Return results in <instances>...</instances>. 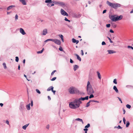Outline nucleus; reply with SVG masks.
I'll return each instance as SVG.
<instances>
[{"mask_svg": "<svg viewBox=\"0 0 133 133\" xmlns=\"http://www.w3.org/2000/svg\"><path fill=\"white\" fill-rule=\"evenodd\" d=\"M94 97V95L92 94H90V95L89 97V98H93Z\"/></svg>", "mask_w": 133, "mask_h": 133, "instance_id": "obj_36", "label": "nucleus"}, {"mask_svg": "<svg viewBox=\"0 0 133 133\" xmlns=\"http://www.w3.org/2000/svg\"><path fill=\"white\" fill-rule=\"evenodd\" d=\"M83 130L85 131V133L87 132V131L88 130V129L87 128L84 129Z\"/></svg>", "mask_w": 133, "mask_h": 133, "instance_id": "obj_38", "label": "nucleus"}, {"mask_svg": "<svg viewBox=\"0 0 133 133\" xmlns=\"http://www.w3.org/2000/svg\"><path fill=\"white\" fill-rule=\"evenodd\" d=\"M122 18V16L120 15V16H117L115 17V16L112 15L110 17V19L113 21H117L121 20Z\"/></svg>", "mask_w": 133, "mask_h": 133, "instance_id": "obj_4", "label": "nucleus"}, {"mask_svg": "<svg viewBox=\"0 0 133 133\" xmlns=\"http://www.w3.org/2000/svg\"><path fill=\"white\" fill-rule=\"evenodd\" d=\"M76 120H77L78 121H79L82 122V123L83 124L84 123V122L82 120V119L79 118H77L76 119Z\"/></svg>", "mask_w": 133, "mask_h": 133, "instance_id": "obj_22", "label": "nucleus"}, {"mask_svg": "<svg viewBox=\"0 0 133 133\" xmlns=\"http://www.w3.org/2000/svg\"><path fill=\"white\" fill-rule=\"evenodd\" d=\"M52 87V86H51L50 87H49L47 89V91H50L51 90V88Z\"/></svg>", "mask_w": 133, "mask_h": 133, "instance_id": "obj_42", "label": "nucleus"}, {"mask_svg": "<svg viewBox=\"0 0 133 133\" xmlns=\"http://www.w3.org/2000/svg\"><path fill=\"white\" fill-rule=\"evenodd\" d=\"M117 98H118V99L119 100V101H120L121 103H122V100H121V99L120 98H119V97H117Z\"/></svg>", "mask_w": 133, "mask_h": 133, "instance_id": "obj_51", "label": "nucleus"}, {"mask_svg": "<svg viewBox=\"0 0 133 133\" xmlns=\"http://www.w3.org/2000/svg\"><path fill=\"white\" fill-rule=\"evenodd\" d=\"M113 82L114 83L116 84H117V80L116 79H114V81H113Z\"/></svg>", "mask_w": 133, "mask_h": 133, "instance_id": "obj_34", "label": "nucleus"}, {"mask_svg": "<svg viewBox=\"0 0 133 133\" xmlns=\"http://www.w3.org/2000/svg\"><path fill=\"white\" fill-rule=\"evenodd\" d=\"M20 108H21V109H23L24 108V107L23 105L22 104H21V106H20Z\"/></svg>", "mask_w": 133, "mask_h": 133, "instance_id": "obj_33", "label": "nucleus"}, {"mask_svg": "<svg viewBox=\"0 0 133 133\" xmlns=\"http://www.w3.org/2000/svg\"><path fill=\"white\" fill-rule=\"evenodd\" d=\"M59 49L60 51H63V49L61 47H60L59 48Z\"/></svg>", "mask_w": 133, "mask_h": 133, "instance_id": "obj_49", "label": "nucleus"}, {"mask_svg": "<svg viewBox=\"0 0 133 133\" xmlns=\"http://www.w3.org/2000/svg\"><path fill=\"white\" fill-rule=\"evenodd\" d=\"M36 92L38 93L39 94H41V92L38 89H36Z\"/></svg>", "mask_w": 133, "mask_h": 133, "instance_id": "obj_35", "label": "nucleus"}, {"mask_svg": "<svg viewBox=\"0 0 133 133\" xmlns=\"http://www.w3.org/2000/svg\"><path fill=\"white\" fill-rule=\"evenodd\" d=\"M78 91L77 90L73 87H71L69 89V91L70 94H73L77 93Z\"/></svg>", "mask_w": 133, "mask_h": 133, "instance_id": "obj_5", "label": "nucleus"}, {"mask_svg": "<svg viewBox=\"0 0 133 133\" xmlns=\"http://www.w3.org/2000/svg\"><path fill=\"white\" fill-rule=\"evenodd\" d=\"M70 63H72L73 62V61L72 60V59H70Z\"/></svg>", "mask_w": 133, "mask_h": 133, "instance_id": "obj_59", "label": "nucleus"}, {"mask_svg": "<svg viewBox=\"0 0 133 133\" xmlns=\"http://www.w3.org/2000/svg\"><path fill=\"white\" fill-rule=\"evenodd\" d=\"M53 89L54 87L52 86V87L51 88V90L52 91L53 90Z\"/></svg>", "mask_w": 133, "mask_h": 133, "instance_id": "obj_62", "label": "nucleus"}, {"mask_svg": "<svg viewBox=\"0 0 133 133\" xmlns=\"http://www.w3.org/2000/svg\"><path fill=\"white\" fill-rule=\"evenodd\" d=\"M110 32H111V33H113L114 32V31H113L112 30V29H110Z\"/></svg>", "mask_w": 133, "mask_h": 133, "instance_id": "obj_55", "label": "nucleus"}, {"mask_svg": "<svg viewBox=\"0 0 133 133\" xmlns=\"http://www.w3.org/2000/svg\"><path fill=\"white\" fill-rule=\"evenodd\" d=\"M81 54L82 55V56L83 55L84 53H83V50H82L81 51Z\"/></svg>", "mask_w": 133, "mask_h": 133, "instance_id": "obj_54", "label": "nucleus"}, {"mask_svg": "<svg viewBox=\"0 0 133 133\" xmlns=\"http://www.w3.org/2000/svg\"><path fill=\"white\" fill-rule=\"evenodd\" d=\"M6 124H9V122L8 120H6Z\"/></svg>", "mask_w": 133, "mask_h": 133, "instance_id": "obj_63", "label": "nucleus"}, {"mask_svg": "<svg viewBox=\"0 0 133 133\" xmlns=\"http://www.w3.org/2000/svg\"><path fill=\"white\" fill-rule=\"evenodd\" d=\"M19 1L23 5H26V3L25 0H19Z\"/></svg>", "mask_w": 133, "mask_h": 133, "instance_id": "obj_11", "label": "nucleus"}, {"mask_svg": "<svg viewBox=\"0 0 133 133\" xmlns=\"http://www.w3.org/2000/svg\"><path fill=\"white\" fill-rule=\"evenodd\" d=\"M48 99L49 100H51V98H50V96H48Z\"/></svg>", "mask_w": 133, "mask_h": 133, "instance_id": "obj_61", "label": "nucleus"}, {"mask_svg": "<svg viewBox=\"0 0 133 133\" xmlns=\"http://www.w3.org/2000/svg\"><path fill=\"white\" fill-rule=\"evenodd\" d=\"M110 24H108L106 25V27L107 28H109L110 27Z\"/></svg>", "mask_w": 133, "mask_h": 133, "instance_id": "obj_47", "label": "nucleus"}, {"mask_svg": "<svg viewBox=\"0 0 133 133\" xmlns=\"http://www.w3.org/2000/svg\"><path fill=\"white\" fill-rule=\"evenodd\" d=\"M31 106H33V102H32V101H31Z\"/></svg>", "mask_w": 133, "mask_h": 133, "instance_id": "obj_60", "label": "nucleus"}, {"mask_svg": "<svg viewBox=\"0 0 133 133\" xmlns=\"http://www.w3.org/2000/svg\"><path fill=\"white\" fill-rule=\"evenodd\" d=\"M88 98L89 97L88 96H86L85 97H81L79 99H78V101H80V102L81 103L82 102L81 101V100L84 101L85 100H88Z\"/></svg>", "mask_w": 133, "mask_h": 133, "instance_id": "obj_7", "label": "nucleus"}, {"mask_svg": "<svg viewBox=\"0 0 133 133\" xmlns=\"http://www.w3.org/2000/svg\"><path fill=\"white\" fill-rule=\"evenodd\" d=\"M3 104L2 103H0V106H1V107H2L3 106Z\"/></svg>", "mask_w": 133, "mask_h": 133, "instance_id": "obj_64", "label": "nucleus"}, {"mask_svg": "<svg viewBox=\"0 0 133 133\" xmlns=\"http://www.w3.org/2000/svg\"><path fill=\"white\" fill-rule=\"evenodd\" d=\"M90 101H91V102H96V103H99V102L98 101H95L94 100H91Z\"/></svg>", "mask_w": 133, "mask_h": 133, "instance_id": "obj_39", "label": "nucleus"}, {"mask_svg": "<svg viewBox=\"0 0 133 133\" xmlns=\"http://www.w3.org/2000/svg\"><path fill=\"white\" fill-rule=\"evenodd\" d=\"M107 38H108V39H109V40L110 42V43H113V42L111 40V39L109 37H107Z\"/></svg>", "mask_w": 133, "mask_h": 133, "instance_id": "obj_41", "label": "nucleus"}, {"mask_svg": "<svg viewBox=\"0 0 133 133\" xmlns=\"http://www.w3.org/2000/svg\"><path fill=\"white\" fill-rule=\"evenodd\" d=\"M47 5L49 7H51L52 6L54 5V4H51L50 3H48L47 4Z\"/></svg>", "mask_w": 133, "mask_h": 133, "instance_id": "obj_23", "label": "nucleus"}, {"mask_svg": "<svg viewBox=\"0 0 133 133\" xmlns=\"http://www.w3.org/2000/svg\"><path fill=\"white\" fill-rule=\"evenodd\" d=\"M74 69L75 71L78 68V66L77 65H74Z\"/></svg>", "mask_w": 133, "mask_h": 133, "instance_id": "obj_18", "label": "nucleus"}, {"mask_svg": "<svg viewBox=\"0 0 133 133\" xmlns=\"http://www.w3.org/2000/svg\"><path fill=\"white\" fill-rule=\"evenodd\" d=\"M15 58H16L15 61L16 62H18L19 61L18 57H16Z\"/></svg>", "mask_w": 133, "mask_h": 133, "instance_id": "obj_37", "label": "nucleus"}, {"mask_svg": "<svg viewBox=\"0 0 133 133\" xmlns=\"http://www.w3.org/2000/svg\"><path fill=\"white\" fill-rule=\"evenodd\" d=\"M123 122L124 123V124H125V121H126V120H125V118L124 117L123 118Z\"/></svg>", "mask_w": 133, "mask_h": 133, "instance_id": "obj_46", "label": "nucleus"}, {"mask_svg": "<svg viewBox=\"0 0 133 133\" xmlns=\"http://www.w3.org/2000/svg\"><path fill=\"white\" fill-rule=\"evenodd\" d=\"M20 32L23 35H24L26 34V33L25 32L24 30L22 28H21L20 29Z\"/></svg>", "mask_w": 133, "mask_h": 133, "instance_id": "obj_10", "label": "nucleus"}, {"mask_svg": "<svg viewBox=\"0 0 133 133\" xmlns=\"http://www.w3.org/2000/svg\"><path fill=\"white\" fill-rule=\"evenodd\" d=\"M113 89L116 93H118V91L116 86H114L113 87Z\"/></svg>", "mask_w": 133, "mask_h": 133, "instance_id": "obj_13", "label": "nucleus"}, {"mask_svg": "<svg viewBox=\"0 0 133 133\" xmlns=\"http://www.w3.org/2000/svg\"><path fill=\"white\" fill-rule=\"evenodd\" d=\"M18 19V16L17 15H16L15 16V19Z\"/></svg>", "mask_w": 133, "mask_h": 133, "instance_id": "obj_53", "label": "nucleus"}, {"mask_svg": "<svg viewBox=\"0 0 133 133\" xmlns=\"http://www.w3.org/2000/svg\"><path fill=\"white\" fill-rule=\"evenodd\" d=\"M107 3L108 5L115 9H116L117 8L120 7L121 6V5L120 4L112 3L108 1H107Z\"/></svg>", "mask_w": 133, "mask_h": 133, "instance_id": "obj_3", "label": "nucleus"}, {"mask_svg": "<svg viewBox=\"0 0 133 133\" xmlns=\"http://www.w3.org/2000/svg\"><path fill=\"white\" fill-rule=\"evenodd\" d=\"M56 70H54V71H53L51 73V75H53L54 74V73L56 72Z\"/></svg>", "mask_w": 133, "mask_h": 133, "instance_id": "obj_43", "label": "nucleus"}, {"mask_svg": "<svg viewBox=\"0 0 133 133\" xmlns=\"http://www.w3.org/2000/svg\"><path fill=\"white\" fill-rule=\"evenodd\" d=\"M123 114H125V109H123Z\"/></svg>", "mask_w": 133, "mask_h": 133, "instance_id": "obj_58", "label": "nucleus"}, {"mask_svg": "<svg viewBox=\"0 0 133 133\" xmlns=\"http://www.w3.org/2000/svg\"><path fill=\"white\" fill-rule=\"evenodd\" d=\"M128 48H131L133 50V47H132L131 46H128Z\"/></svg>", "mask_w": 133, "mask_h": 133, "instance_id": "obj_50", "label": "nucleus"}, {"mask_svg": "<svg viewBox=\"0 0 133 133\" xmlns=\"http://www.w3.org/2000/svg\"><path fill=\"white\" fill-rule=\"evenodd\" d=\"M3 66L4 67V68L5 69H6L7 68V67L6 66V64L5 63H3Z\"/></svg>", "mask_w": 133, "mask_h": 133, "instance_id": "obj_30", "label": "nucleus"}, {"mask_svg": "<svg viewBox=\"0 0 133 133\" xmlns=\"http://www.w3.org/2000/svg\"><path fill=\"white\" fill-rule=\"evenodd\" d=\"M75 56H77V59L78 60H79L80 61H81V58L79 56L76 54H75Z\"/></svg>", "mask_w": 133, "mask_h": 133, "instance_id": "obj_16", "label": "nucleus"}, {"mask_svg": "<svg viewBox=\"0 0 133 133\" xmlns=\"http://www.w3.org/2000/svg\"><path fill=\"white\" fill-rule=\"evenodd\" d=\"M106 11H107L106 10H104L103 11V14L105 13L106 12Z\"/></svg>", "mask_w": 133, "mask_h": 133, "instance_id": "obj_56", "label": "nucleus"}, {"mask_svg": "<svg viewBox=\"0 0 133 133\" xmlns=\"http://www.w3.org/2000/svg\"><path fill=\"white\" fill-rule=\"evenodd\" d=\"M27 109L28 110H29L30 109V104H28L26 106Z\"/></svg>", "mask_w": 133, "mask_h": 133, "instance_id": "obj_25", "label": "nucleus"}, {"mask_svg": "<svg viewBox=\"0 0 133 133\" xmlns=\"http://www.w3.org/2000/svg\"><path fill=\"white\" fill-rule=\"evenodd\" d=\"M64 20L65 21H68L69 22H70V20H69L68 19L66 18L65 17V18L64 19Z\"/></svg>", "mask_w": 133, "mask_h": 133, "instance_id": "obj_45", "label": "nucleus"}, {"mask_svg": "<svg viewBox=\"0 0 133 133\" xmlns=\"http://www.w3.org/2000/svg\"><path fill=\"white\" fill-rule=\"evenodd\" d=\"M51 0H46L45 1V2L46 3H51Z\"/></svg>", "mask_w": 133, "mask_h": 133, "instance_id": "obj_24", "label": "nucleus"}, {"mask_svg": "<svg viewBox=\"0 0 133 133\" xmlns=\"http://www.w3.org/2000/svg\"><path fill=\"white\" fill-rule=\"evenodd\" d=\"M126 107L127 108H129V109H130L131 108V106L129 104H127L126 105Z\"/></svg>", "mask_w": 133, "mask_h": 133, "instance_id": "obj_29", "label": "nucleus"}, {"mask_svg": "<svg viewBox=\"0 0 133 133\" xmlns=\"http://www.w3.org/2000/svg\"><path fill=\"white\" fill-rule=\"evenodd\" d=\"M102 45H105L106 44V43L104 42L103 41L102 42Z\"/></svg>", "mask_w": 133, "mask_h": 133, "instance_id": "obj_52", "label": "nucleus"}, {"mask_svg": "<svg viewBox=\"0 0 133 133\" xmlns=\"http://www.w3.org/2000/svg\"><path fill=\"white\" fill-rule=\"evenodd\" d=\"M130 124V123L129 121H127V124L126 125V127H128Z\"/></svg>", "mask_w": 133, "mask_h": 133, "instance_id": "obj_27", "label": "nucleus"}, {"mask_svg": "<svg viewBox=\"0 0 133 133\" xmlns=\"http://www.w3.org/2000/svg\"><path fill=\"white\" fill-rule=\"evenodd\" d=\"M87 93L88 95L93 94L94 93V90L92 88L89 81L87 82Z\"/></svg>", "mask_w": 133, "mask_h": 133, "instance_id": "obj_2", "label": "nucleus"}, {"mask_svg": "<svg viewBox=\"0 0 133 133\" xmlns=\"http://www.w3.org/2000/svg\"><path fill=\"white\" fill-rule=\"evenodd\" d=\"M47 33V30L46 29H44L43 31V35H46Z\"/></svg>", "mask_w": 133, "mask_h": 133, "instance_id": "obj_15", "label": "nucleus"}, {"mask_svg": "<svg viewBox=\"0 0 133 133\" xmlns=\"http://www.w3.org/2000/svg\"><path fill=\"white\" fill-rule=\"evenodd\" d=\"M43 50H44V49H43L41 51H37V53H38V54H41V53H42L43 52Z\"/></svg>", "mask_w": 133, "mask_h": 133, "instance_id": "obj_28", "label": "nucleus"}, {"mask_svg": "<svg viewBox=\"0 0 133 133\" xmlns=\"http://www.w3.org/2000/svg\"><path fill=\"white\" fill-rule=\"evenodd\" d=\"M107 51L108 52L109 54H113L116 52L111 50H108Z\"/></svg>", "mask_w": 133, "mask_h": 133, "instance_id": "obj_12", "label": "nucleus"}, {"mask_svg": "<svg viewBox=\"0 0 133 133\" xmlns=\"http://www.w3.org/2000/svg\"><path fill=\"white\" fill-rule=\"evenodd\" d=\"M54 39H47V40H48V41H52V42H53V41Z\"/></svg>", "mask_w": 133, "mask_h": 133, "instance_id": "obj_48", "label": "nucleus"}, {"mask_svg": "<svg viewBox=\"0 0 133 133\" xmlns=\"http://www.w3.org/2000/svg\"><path fill=\"white\" fill-rule=\"evenodd\" d=\"M58 4L61 6H63L65 5V4H64V3L62 2H57L56 3H55V4Z\"/></svg>", "mask_w": 133, "mask_h": 133, "instance_id": "obj_9", "label": "nucleus"}, {"mask_svg": "<svg viewBox=\"0 0 133 133\" xmlns=\"http://www.w3.org/2000/svg\"><path fill=\"white\" fill-rule=\"evenodd\" d=\"M56 79V77H54L52 78L51 79V80L52 81H54Z\"/></svg>", "mask_w": 133, "mask_h": 133, "instance_id": "obj_44", "label": "nucleus"}, {"mask_svg": "<svg viewBox=\"0 0 133 133\" xmlns=\"http://www.w3.org/2000/svg\"><path fill=\"white\" fill-rule=\"evenodd\" d=\"M61 12L62 15L63 16H68V13L65 11L63 9H61Z\"/></svg>", "mask_w": 133, "mask_h": 133, "instance_id": "obj_6", "label": "nucleus"}, {"mask_svg": "<svg viewBox=\"0 0 133 133\" xmlns=\"http://www.w3.org/2000/svg\"><path fill=\"white\" fill-rule=\"evenodd\" d=\"M90 126V124H88L87 125L85 126V128H88Z\"/></svg>", "mask_w": 133, "mask_h": 133, "instance_id": "obj_32", "label": "nucleus"}, {"mask_svg": "<svg viewBox=\"0 0 133 133\" xmlns=\"http://www.w3.org/2000/svg\"><path fill=\"white\" fill-rule=\"evenodd\" d=\"M58 36L60 37L61 38L62 41V42H64V39H63V36L62 35H59Z\"/></svg>", "mask_w": 133, "mask_h": 133, "instance_id": "obj_20", "label": "nucleus"}, {"mask_svg": "<svg viewBox=\"0 0 133 133\" xmlns=\"http://www.w3.org/2000/svg\"><path fill=\"white\" fill-rule=\"evenodd\" d=\"M81 103L78 101V99H76L74 101L71 102L69 104V107L72 109H75L78 108L80 105Z\"/></svg>", "mask_w": 133, "mask_h": 133, "instance_id": "obj_1", "label": "nucleus"}, {"mask_svg": "<svg viewBox=\"0 0 133 133\" xmlns=\"http://www.w3.org/2000/svg\"><path fill=\"white\" fill-rule=\"evenodd\" d=\"M91 102V101L90 100L87 103V105H86V107H88L90 105V103Z\"/></svg>", "mask_w": 133, "mask_h": 133, "instance_id": "obj_26", "label": "nucleus"}, {"mask_svg": "<svg viewBox=\"0 0 133 133\" xmlns=\"http://www.w3.org/2000/svg\"><path fill=\"white\" fill-rule=\"evenodd\" d=\"M53 42L58 45H60L61 44V41L57 39H54Z\"/></svg>", "mask_w": 133, "mask_h": 133, "instance_id": "obj_8", "label": "nucleus"}, {"mask_svg": "<svg viewBox=\"0 0 133 133\" xmlns=\"http://www.w3.org/2000/svg\"><path fill=\"white\" fill-rule=\"evenodd\" d=\"M118 128V129H122V128L121 127L120 125H119L117 127H115V128Z\"/></svg>", "mask_w": 133, "mask_h": 133, "instance_id": "obj_40", "label": "nucleus"}, {"mask_svg": "<svg viewBox=\"0 0 133 133\" xmlns=\"http://www.w3.org/2000/svg\"><path fill=\"white\" fill-rule=\"evenodd\" d=\"M15 6L14 5H11L9 6L7 8V10H9L10 9H11L13 7H15Z\"/></svg>", "mask_w": 133, "mask_h": 133, "instance_id": "obj_19", "label": "nucleus"}, {"mask_svg": "<svg viewBox=\"0 0 133 133\" xmlns=\"http://www.w3.org/2000/svg\"><path fill=\"white\" fill-rule=\"evenodd\" d=\"M112 27L114 28H115L116 26V25L114 23H112Z\"/></svg>", "mask_w": 133, "mask_h": 133, "instance_id": "obj_31", "label": "nucleus"}, {"mask_svg": "<svg viewBox=\"0 0 133 133\" xmlns=\"http://www.w3.org/2000/svg\"><path fill=\"white\" fill-rule=\"evenodd\" d=\"M29 125V124H26L25 125H24V126H23L22 127V128L23 129H24V130H25L26 127L28 126Z\"/></svg>", "mask_w": 133, "mask_h": 133, "instance_id": "obj_21", "label": "nucleus"}, {"mask_svg": "<svg viewBox=\"0 0 133 133\" xmlns=\"http://www.w3.org/2000/svg\"><path fill=\"white\" fill-rule=\"evenodd\" d=\"M49 125H48L46 126V128L48 129H49Z\"/></svg>", "mask_w": 133, "mask_h": 133, "instance_id": "obj_57", "label": "nucleus"}, {"mask_svg": "<svg viewBox=\"0 0 133 133\" xmlns=\"http://www.w3.org/2000/svg\"><path fill=\"white\" fill-rule=\"evenodd\" d=\"M72 42L74 43H76V44L78 43L79 42L78 40H76V39L73 38L72 39Z\"/></svg>", "mask_w": 133, "mask_h": 133, "instance_id": "obj_14", "label": "nucleus"}, {"mask_svg": "<svg viewBox=\"0 0 133 133\" xmlns=\"http://www.w3.org/2000/svg\"><path fill=\"white\" fill-rule=\"evenodd\" d=\"M97 76H98V78L101 79V76L100 75V73L98 71H97Z\"/></svg>", "mask_w": 133, "mask_h": 133, "instance_id": "obj_17", "label": "nucleus"}]
</instances>
